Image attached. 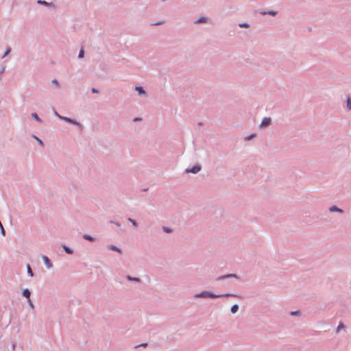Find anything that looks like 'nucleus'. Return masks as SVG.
Segmentation results:
<instances>
[{
    "mask_svg": "<svg viewBox=\"0 0 351 351\" xmlns=\"http://www.w3.org/2000/svg\"><path fill=\"white\" fill-rule=\"evenodd\" d=\"M196 297L215 298L219 297V295H215V294L211 293H210L208 291H203L201 293H199V294L196 295Z\"/></svg>",
    "mask_w": 351,
    "mask_h": 351,
    "instance_id": "nucleus-1",
    "label": "nucleus"
},
{
    "mask_svg": "<svg viewBox=\"0 0 351 351\" xmlns=\"http://www.w3.org/2000/svg\"><path fill=\"white\" fill-rule=\"evenodd\" d=\"M201 169V167L198 165H195L194 167H193L192 168H188L186 169V173H196L197 172H199Z\"/></svg>",
    "mask_w": 351,
    "mask_h": 351,
    "instance_id": "nucleus-2",
    "label": "nucleus"
},
{
    "mask_svg": "<svg viewBox=\"0 0 351 351\" xmlns=\"http://www.w3.org/2000/svg\"><path fill=\"white\" fill-rule=\"evenodd\" d=\"M271 119L270 118H265L260 124V126L262 128L267 127L271 124Z\"/></svg>",
    "mask_w": 351,
    "mask_h": 351,
    "instance_id": "nucleus-3",
    "label": "nucleus"
},
{
    "mask_svg": "<svg viewBox=\"0 0 351 351\" xmlns=\"http://www.w3.org/2000/svg\"><path fill=\"white\" fill-rule=\"evenodd\" d=\"M43 259L44 263H45V265H47V267L48 268H51L52 267V264L51 263L50 260L49 259V258L47 256H43Z\"/></svg>",
    "mask_w": 351,
    "mask_h": 351,
    "instance_id": "nucleus-4",
    "label": "nucleus"
},
{
    "mask_svg": "<svg viewBox=\"0 0 351 351\" xmlns=\"http://www.w3.org/2000/svg\"><path fill=\"white\" fill-rule=\"evenodd\" d=\"M23 295L25 298H27L29 299V298H30V295H31V293H30V291H29L27 289H24V290L23 291Z\"/></svg>",
    "mask_w": 351,
    "mask_h": 351,
    "instance_id": "nucleus-5",
    "label": "nucleus"
},
{
    "mask_svg": "<svg viewBox=\"0 0 351 351\" xmlns=\"http://www.w3.org/2000/svg\"><path fill=\"white\" fill-rule=\"evenodd\" d=\"M109 248L113 251H116L119 253H121V250L119 249V247H116L115 245H109Z\"/></svg>",
    "mask_w": 351,
    "mask_h": 351,
    "instance_id": "nucleus-6",
    "label": "nucleus"
},
{
    "mask_svg": "<svg viewBox=\"0 0 351 351\" xmlns=\"http://www.w3.org/2000/svg\"><path fill=\"white\" fill-rule=\"evenodd\" d=\"M57 115L58 116L59 118H60V119H62L63 120H65L67 122H69V123H76L74 121H73L72 119H71L69 118L64 117H61V116L58 115V114H57Z\"/></svg>",
    "mask_w": 351,
    "mask_h": 351,
    "instance_id": "nucleus-7",
    "label": "nucleus"
},
{
    "mask_svg": "<svg viewBox=\"0 0 351 351\" xmlns=\"http://www.w3.org/2000/svg\"><path fill=\"white\" fill-rule=\"evenodd\" d=\"M329 210H330V211H331V212H335H335H339V213H342V212H343V210H342L341 209L338 208H337V207H336V206H332V207H330V209H329Z\"/></svg>",
    "mask_w": 351,
    "mask_h": 351,
    "instance_id": "nucleus-8",
    "label": "nucleus"
},
{
    "mask_svg": "<svg viewBox=\"0 0 351 351\" xmlns=\"http://www.w3.org/2000/svg\"><path fill=\"white\" fill-rule=\"evenodd\" d=\"M136 90L138 93V94H145V90H143V87L141 86H136Z\"/></svg>",
    "mask_w": 351,
    "mask_h": 351,
    "instance_id": "nucleus-9",
    "label": "nucleus"
},
{
    "mask_svg": "<svg viewBox=\"0 0 351 351\" xmlns=\"http://www.w3.org/2000/svg\"><path fill=\"white\" fill-rule=\"evenodd\" d=\"M230 277H237V276L235 274H228V275H226V276H223L219 277L218 280L223 279V278H230Z\"/></svg>",
    "mask_w": 351,
    "mask_h": 351,
    "instance_id": "nucleus-10",
    "label": "nucleus"
},
{
    "mask_svg": "<svg viewBox=\"0 0 351 351\" xmlns=\"http://www.w3.org/2000/svg\"><path fill=\"white\" fill-rule=\"evenodd\" d=\"M83 237L86 239V240H88V241H93L95 239L93 237H92L91 236L88 235V234H84L83 236Z\"/></svg>",
    "mask_w": 351,
    "mask_h": 351,
    "instance_id": "nucleus-11",
    "label": "nucleus"
},
{
    "mask_svg": "<svg viewBox=\"0 0 351 351\" xmlns=\"http://www.w3.org/2000/svg\"><path fill=\"white\" fill-rule=\"evenodd\" d=\"M206 19L205 17H200L196 21L195 23H203V22H206Z\"/></svg>",
    "mask_w": 351,
    "mask_h": 351,
    "instance_id": "nucleus-12",
    "label": "nucleus"
},
{
    "mask_svg": "<svg viewBox=\"0 0 351 351\" xmlns=\"http://www.w3.org/2000/svg\"><path fill=\"white\" fill-rule=\"evenodd\" d=\"M238 311V306L234 304L231 308V311L232 313H235Z\"/></svg>",
    "mask_w": 351,
    "mask_h": 351,
    "instance_id": "nucleus-13",
    "label": "nucleus"
},
{
    "mask_svg": "<svg viewBox=\"0 0 351 351\" xmlns=\"http://www.w3.org/2000/svg\"><path fill=\"white\" fill-rule=\"evenodd\" d=\"M32 117L33 119H34L36 121H40V119L39 118V117L38 116V114L36 113H33L32 114Z\"/></svg>",
    "mask_w": 351,
    "mask_h": 351,
    "instance_id": "nucleus-14",
    "label": "nucleus"
},
{
    "mask_svg": "<svg viewBox=\"0 0 351 351\" xmlns=\"http://www.w3.org/2000/svg\"><path fill=\"white\" fill-rule=\"evenodd\" d=\"M0 229H1V234H3V236H5V230H4L3 227V225H2L1 221H0Z\"/></svg>",
    "mask_w": 351,
    "mask_h": 351,
    "instance_id": "nucleus-15",
    "label": "nucleus"
},
{
    "mask_svg": "<svg viewBox=\"0 0 351 351\" xmlns=\"http://www.w3.org/2000/svg\"><path fill=\"white\" fill-rule=\"evenodd\" d=\"M84 49H82L79 53L78 56L80 58H82L84 57Z\"/></svg>",
    "mask_w": 351,
    "mask_h": 351,
    "instance_id": "nucleus-16",
    "label": "nucleus"
},
{
    "mask_svg": "<svg viewBox=\"0 0 351 351\" xmlns=\"http://www.w3.org/2000/svg\"><path fill=\"white\" fill-rule=\"evenodd\" d=\"M27 271L30 276H33V272L29 265L27 266Z\"/></svg>",
    "mask_w": 351,
    "mask_h": 351,
    "instance_id": "nucleus-17",
    "label": "nucleus"
},
{
    "mask_svg": "<svg viewBox=\"0 0 351 351\" xmlns=\"http://www.w3.org/2000/svg\"><path fill=\"white\" fill-rule=\"evenodd\" d=\"M128 220L132 223L133 226H134V227L137 226V223L134 220H133L130 218H129Z\"/></svg>",
    "mask_w": 351,
    "mask_h": 351,
    "instance_id": "nucleus-18",
    "label": "nucleus"
},
{
    "mask_svg": "<svg viewBox=\"0 0 351 351\" xmlns=\"http://www.w3.org/2000/svg\"><path fill=\"white\" fill-rule=\"evenodd\" d=\"M347 106L349 109H351V99H348L347 101Z\"/></svg>",
    "mask_w": 351,
    "mask_h": 351,
    "instance_id": "nucleus-19",
    "label": "nucleus"
},
{
    "mask_svg": "<svg viewBox=\"0 0 351 351\" xmlns=\"http://www.w3.org/2000/svg\"><path fill=\"white\" fill-rule=\"evenodd\" d=\"M34 137L35 139H36L38 141V143L40 145H43V141L40 138H38V137H36L35 136Z\"/></svg>",
    "mask_w": 351,
    "mask_h": 351,
    "instance_id": "nucleus-20",
    "label": "nucleus"
},
{
    "mask_svg": "<svg viewBox=\"0 0 351 351\" xmlns=\"http://www.w3.org/2000/svg\"><path fill=\"white\" fill-rule=\"evenodd\" d=\"M64 249H65V251H66L67 253H69V254H71V253H72V250H71L70 248H69V247H64Z\"/></svg>",
    "mask_w": 351,
    "mask_h": 351,
    "instance_id": "nucleus-21",
    "label": "nucleus"
},
{
    "mask_svg": "<svg viewBox=\"0 0 351 351\" xmlns=\"http://www.w3.org/2000/svg\"><path fill=\"white\" fill-rule=\"evenodd\" d=\"M128 278L130 280H134V281H139V279L138 278H131L130 276H128Z\"/></svg>",
    "mask_w": 351,
    "mask_h": 351,
    "instance_id": "nucleus-22",
    "label": "nucleus"
},
{
    "mask_svg": "<svg viewBox=\"0 0 351 351\" xmlns=\"http://www.w3.org/2000/svg\"><path fill=\"white\" fill-rule=\"evenodd\" d=\"M344 328V326L340 323L337 327V331H339L341 328Z\"/></svg>",
    "mask_w": 351,
    "mask_h": 351,
    "instance_id": "nucleus-23",
    "label": "nucleus"
},
{
    "mask_svg": "<svg viewBox=\"0 0 351 351\" xmlns=\"http://www.w3.org/2000/svg\"><path fill=\"white\" fill-rule=\"evenodd\" d=\"M10 52V49H7V51H5V53L4 56H3V58H4L6 56H8Z\"/></svg>",
    "mask_w": 351,
    "mask_h": 351,
    "instance_id": "nucleus-24",
    "label": "nucleus"
},
{
    "mask_svg": "<svg viewBox=\"0 0 351 351\" xmlns=\"http://www.w3.org/2000/svg\"><path fill=\"white\" fill-rule=\"evenodd\" d=\"M291 315H297L300 314V311H293L291 313Z\"/></svg>",
    "mask_w": 351,
    "mask_h": 351,
    "instance_id": "nucleus-25",
    "label": "nucleus"
},
{
    "mask_svg": "<svg viewBox=\"0 0 351 351\" xmlns=\"http://www.w3.org/2000/svg\"><path fill=\"white\" fill-rule=\"evenodd\" d=\"M163 230L164 231H165L166 232H171V230H169L168 228L167 227H163Z\"/></svg>",
    "mask_w": 351,
    "mask_h": 351,
    "instance_id": "nucleus-26",
    "label": "nucleus"
},
{
    "mask_svg": "<svg viewBox=\"0 0 351 351\" xmlns=\"http://www.w3.org/2000/svg\"><path fill=\"white\" fill-rule=\"evenodd\" d=\"M92 92H93V93H97L99 91H98V90H97V89H96L95 88H92Z\"/></svg>",
    "mask_w": 351,
    "mask_h": 351,
    "instance_id": "nucleus-27",
    "label": "nucleus"
},
{
    "mask_svg": "<svg viewBox=\"0 0 351 351\" xmlns=\"http://www.w3.org/2000/svg\"><path fill=\"white\" fill-rule=\"evenodd\" d=\"M38 3L44 5H47V3L45 1H38Z\"/></svg>",
    "mask_w": 351,
    "mask_h": 351,
    "instance_id": "nucleus-28",
    "label": "nucleus"
},
{
    "mask_svg": "<svg viewBox=\"0 0 351 351\" xmlns=\"http://www.w3.org/2000/svg\"><path fill=\"white\" fill-rule=\"evenodd\" d=\"M147 343H143L141 345L136 346L135 348H138L139 346H144V347H145V346H147Z\"/></svg>",
    "mask_w": 351,
    "mask_h": 351,
    "instance_id": "nucleus-29",
    "label": "nucleus"
},
{
    "mask_svg": "<svg viewBox=\"0 0 351 351\" xmlns=\"http://www.w3.org/2000/svg\"><path fill=\"white\" fill-rule=\"evenodd\" d=\"M240 27H247L248 25L246 23H242L239 25Z\"/></svg>",
    "mask_w": 351,
    "mask_h": 351,
    "instance_id": "nucleus-30",
    "label": "nucleus"
},
{
    "mask_svg": "<svg viewBox=\"0 0 351 351\" xmlns=\"http://www.w3.org/2000/svg\"><path fill=\"white\" fill-rule=\"evenodd\" d=\"M269 14H271V15H273V16H274V15H276V13L275 12H269Z\"/></svg>",
    "mask_w": 351,
    "mask_h": 351,
    "instance_id": "nucleus-31",
    "label": "nucleus"
},
{
    "mask_svg": "<svg viewBox=\"0 0 351 351\" xmlns=\"http://www.w3.org/2000/svg\"><path fill=\"white\" fill-rule=\"evenodd\" d=\"M162 21H158V22H157V23H154V25H160V24H162Z\"/></svg>",
    "mask_w": 351,
    "mask_h": 351,
    "instance_id": "nucleus-32",
    "label": "nucleus"
},
{
    "mask_svg": "<svg viewBox=\"0 0 351 351\" xmlns=\"http://www.w3.org/2000/svg\"><path fill=\"white\" fill-rule=\"evenodd\" d=\"M53 83H54V84H56L57 86L58 85V83L57 80H53Z\"/></svg>",
    "mask_w": 351,
    "mask_h": 351,
    "instance_id": "nucleus-33",
    "label": "nucleus"
},
{
    "mask_svg": "<svg viewBox=\"0 0 351 351\" xmlns=\"http://www.w3.org/2000/svg\"><path fill=\"white\" fill-rule=\"evenodd\" d=\"M141 119H138V118H136L134 119V121H139Z\"/></svg>",
    "mask_w": 351,
    "mask_h": 351,
    "instance_id": "nucleus-34",
    "label": "nucleus"
}]
</instances>
